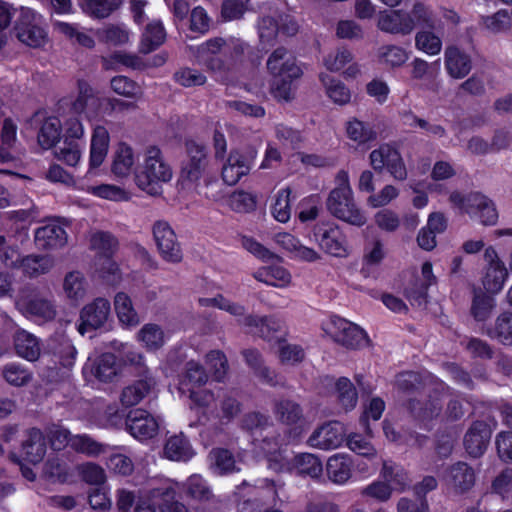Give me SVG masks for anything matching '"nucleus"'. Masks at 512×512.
Here are the masks:
<instances>
[{"label": "nucleus", "instance_id": "338daca9", "mask_svg": "<svg viewBox=\"0 0 512 512\" xmlns=\"http://www.w3.org/2000/svg\"><path fill=\"white\" fill-rule=\"evenodd\" d=\"M378 57L382 62L391 67H399L409 59V54L399 46L386 45L379 49Z\"/></svg>", "mask_w": 512, "mask_h": 512}, {"label": "nucleus", "instance_id": "1a4fd4ad", "mask_svg": "<svg viewBox=\"0 0 512 512\" xmlns=\"http://www.w3.org/2000/svg\"><path fill=\"white\" fill-rule=\"evenodd\" d=\"M450 201L470 217L478 218L483 225H495L498 221L494 203L482 194L471 193L464 197L454 192L450 195Z\"/></svg>", "mask_w": 512, "mask_h": 512}, {"label": "nucleus", "instance_id": "2eb2a0df", "mask_svg": "<svg viewBox=\"0 0 512 512\" xmlns=\"http://www.w3.org/2000/svg\"><path fill=\"white\" fill-rule=\"evenodd\" d=\"M346 429L338 421H329L318 426L310 435L307 444L319 450H333L340 447L344 441Z\"/></svg>", "mask_w": 512, "mask_h": 512}, {"label": "nucleus", "instance_id": "ea45409f", "mask_svg": "<svg viewBox=\"0 0 512 512\" xmlns=\"http://www.w3.org/2000/svg\"><path fill=\"white\" fill-rule=\"evenodd\" d=\"M49 347L55 363L66 368L74 365L77 351L68 338L54 339L50 342Z\"/></svg>", "mask_w": 512, "mask_h": 512}, {"label": "nucleus", "instance_id": "7c9ffc66", "mask_svg": "<svg viewBox=\"0 0 512 512\" xmlns=\"http://www.w3.org/2000/svg\"><path fill=\"white\" fill-rule=\"evenodd\" d=\"M205 196L217 202L222 201L224 205L238 213L251 212L257 205L256 196L243 190L234 191L226 197L208 192L205 193Z\"/></svg>", "mask_w": 512, "mask_h": 512}, {"label": "nucleus", "instance_id": "2f4dec72", "mask_svg": "<svg viewBox=\"0 0 512 512\" xmlns=\"http://www.w3.org/2000/svg\"><path fill=\"white\" fill-rule=\"evenodd\" d=\"M491 432L488 426L482 422L475 423L465 436V447L473 457L481 456L486 450Z\"/></svg>", "mask_w": 512, "mask_h": 512}, {"label": "nucleus", "instance_id": "58836bf2", "mask_svg": "<svg viewBox=\"0 0 512 512\" xmlns=\"http://www.w3.org/2000/svg\"><path fill=\"white\" fill-rule=\"evenodd\" d=\"M445 66L453 78H463L471 69L469 58L454 46L447 47L445 51Z\"/></svg>", "mask_w": 512, "mask_h": 512}, {"label": "nucleus", "instance_id": "9d476101", "mask_svg": "<svg viewBox=\"0 0 512 512\" xmlns=\"http://www.w3.org/2000/svg\"><path fill=\"white\" fill-rule=\"evenodd\" d=\"M369 162L375 171L386 170L395 180L407 179L408 171L399 150L391 144L384 143L372 150Z\"/></svg>", "mask_w": 512, "mask_h": 512}, {"label": "nucleus", "instance_id": "bb28decb", "mask_svg": "<svg viewBox=\"0 0 512 512\" xmlns=\"http://www.w3.org/2000/svg\"><path fill=\"white\" fill-rule=\"evenodd\" d=\"M252 160L240 151L232 150L222 167V179L228 185H235L251 169Z\"/></svg>", "mask_w": 512, "mask_h": 512}, {"label": "nucleus", "instance_id": "864d4df0", "mask_svg": "<svg viewBox=\"0 0 512 512\" xmlns=\"http://www.w3.org/2000/svg\"><path fill=\"white\" fill-rule=\"evenodd\" d=\"M70 447L78 453L97 457L106 452V445L97 442L86 434L75 435L70 439Z\"/></svg>", "mask_w": 512, "mask_h": 512}, {"label": "nucleus", "instance_id": "680f3d73", "mask_svg": "<svg viewBox=\"0 0 512 512\" xmlns=\"http://www.w3.org/2000/svg\"><path fill=\"white\" fill-rule=\"evenodd\" d=\"M55 156L69 166H76L81 160L82 146L77 141L65 139L55 151Z\"/></svg>", "mask_w": 512, "mask_h": 512}, {"label": "nucleus", "instance_id": "f3484780", "mask_svg": "<svg viewBox=\"0 0 512 512\" xmlns=\"http://www.w3.org/2000/svg\"><path fill=\"white\" fill-rule=\"evenodd\" d=\"M153 235L162 258L171 263L182 260L180 245L170 225L164 221H158L153 226Z\"/></svg>", "mask_w": 512, "mask_h": 512}, {"label": "nucleus", "instance_id": "4d7b16f0", "mask_svg": "<svg viewBox=\"0 0 512 512\" xmlns=\"http://www.w3.org/2000/svg\"><path fill=\"white\" fill-rule=\"evenodd\" d=\"M81 189L95 197L110 201H125L129 198L128 193L123 188L112 184L87 186Z\"/></svg>", "mask_w": 512, "mask_h": 512}, {"label": "nucleus", "instance_id": "4468645a", "mask_svg": "<svg viewBox=\"0 0 512 512\" xmlns=\"http://www.w3.org/2000/svg\"><path fill=\"white\" fill-rule=\"evenodd\" d=\"M319 247L327 254L334 257H347L350 247L343 231L335 224H327L318 227L315 232Z\"/></svg>", "mask_w": 512, "mask_h": 512}, {"label": "nucleus", "instance_id": "f8f14e48", "mask_svg": "<svg viewBox=\"0 0 512 512\" xmlns=\"http://www.w3.org/2000/svg\"><path fill=\"white\" fill-rule=\"evenodd\" d=\"M104 99L85 81L78 82V94L72 100L69 113L86 120H94L102 116Z\"/></svg>", "mask_w": 512, "mask_h": 512}, {"label": "nucleus", "instance_id": "a18cd8bd", "mask_svg": "<svg viewBox=\"0 0 512 512\" xmlns=\"http://www.w3.org/2000/svg\"><path fill=\"white\" fill-rule=\"evenodd\" d=\"M114 306L117 317L122 325L133 327L140 322L139 316L127 294L118 293L114 299Z\"/></svg>", "mask_w": 512, "mask_h": 512}, {"label": "nucleus", "instance_id": "37998d69", "mask_svg": "<svg viewBox=\"0 0 512 512\" xmlns=\"http://www.w3.org/2000/svg\"><path fill=\"white\" fill-rule=\"evenodd\" d=\"M164 455L166 458L173 461H188L194 452L188 440L182 435H175L170 437L164 447Z\"/></svg>", "mask_w": 512, "mask_h": 512}, {"label": "nucleus", "instance_id": "423d86ee", "mask_svg": "<svg viewBox=\"0 0 512 512\" xmlns=\"http://www.w3.org/2000/svg\"><path fill=\"white\" fill-rule=\"evenodd\" d=\"M207 381V375L203 368L194 361L187 363L186 372L179 382L178 390L183 395H188L192 401L191 409L196 413L206 414L214 404V397L209 391L202 389Z\"/></svg>", "mask_w": 512, "mask_h": 512}, {"label": "nucleus", "instance_id": "0e129e2a", "mask_svg": "<svg viewBox=\"0 0 512 512\" xmlns=\"http://www.w3.org/2000/svg\"><path fill=\"white\" fill-rule=\"evenodd\" d=\"M111 88L115 93L132 99H139L143 94L141 86L126 76L114 77L111 80Z\"/></svg>", "mask_w": 512, "mask_h": 512}, {"label": "nucleus", "instance_id": "f257e3e1", "mask_svg": "<svg viewBox=\"0 0 512 512\" xmlns=\"http://www.w3.org/2000/svg\"><path fill=\"white\" fill-rule=\"evenodd\" d=\"M269 433L260 441L255 439V451L258 456H263L268 461V467L274 471H291L311 478L321 476L323 466L320 459L311 453H301L287 460L281 454L280 445L277 441L268 439Z\"/></svg>", "mask_w": 512, "mask_h": 512}, {"label": "nucleus", "instance_id": "5701e85b", "mask_svg": "<svg viewBox=\"0 0 512 512\" xmlns=\"http://www.w3.org/2000/svg\"><path fill=\"white\" fill-rule=\"evenodd\" d=\"M226 52L227 42L222 38H215L198 47L197 59L211 71L218 72L224 68L222 56Z\"/></svg>", "mask_w": 512, "mask_h": 512}, {"label": "nucleus", "instance_id": "4be33fe9", "mask_svg": "<svg viewBox=\"0 0 512 512\" xmlns=\"http://www.w3.org/2000/svg\"><path fill=\"white\" fill-rule=\"evenodd\" d=\"M110 145L108 130L97 125L93 128L89 148V169L87 175H92L94 170L99 168L105 161Z\"/></svg>", "mask_w": 512, "mask_h": 512}, {"label": "nucleus", "instance_id": "de8ad7c7", "mask_svg": "<svg viewBox=\"0 0 512 512\" xmlns=\"http://www.w3.org/2000/svg\"><path fill=\"white\" fill-rule=\"evenodd\" d=\"M155 385L152 378L146 377L145 380L137 381L125 387L121 394V402L125 406L137 405Z\"/></svg>", "mask_w": 512, "mask_h": 512}, {"label": "nucleus", "instance_id": "6e6552de", "mask_svg": "<svg viewBox=\"0 0 512 512\" xmlns=\"http://www.w3.org/2000/svg\"><path fill=\"white\" fill-rule=\"evenodd\" d=\"M323 330L335 342L352 349L369 346L367 332L359 325L336 315L330 316L323 323Z\"/></svg>", "mask_w": 512, "mask_h": 512}, {"label": "nucleus", "instance_id": "f03ea898", "mask_svg": "<svg viewBox=\"0 0 512 512\" xmlns=\"http://www.w3.org/2000/svg\"><path fill=\"white\" fill-rule=\"evenodd\" d=\"M181 485L169 478L151 479L138 496L135 512H188L186 506L174 501Z\"/></svg>", "mask_w": 512, "mask_h": 512}, {"label": "nucleus", "instance_id": "774afa93", "mask_svg": "<svg viewBox=\"0 0 512 512\" xmlns=\"http://www.w3.org/2000/svg\"><path fill=\"white\" fill-rule=\"evenodd\" d=\"M489 334L503 344L512 345V314L504 313L499 316Z\"/></svg>", "mask_w": 512, "mask_h": 512}, {"label": "nucleus", "instance_id": "473e14b6", "mask_svg": "<svg viewBox=\"0 0 512 512\" xmlns=\"http://www.w3.org/2000/svg\"><path fill=\"white\" fill-rule=\"evenodd\" d=\"M46 444L42 432L38 429H31L22 445L23 459L29 463L37 464L44 458Z\"/></svg>", "mask_w": 512, "mask_h": 512}, {"label": "nucleus", "instance_id": "72a5a7b5", "mask_svg": "<svg viewBox=\"0 0 512 512\" xmlns=\"http://www.w3.org/2000/svg\"><path fill=\"white\" fill-rule=\"evenodd\" d=\"M90 369L91 373L101 382L112 381L119 372L116 357L111 353H104L91 365L86 364L84 372Z\"/></svg>", "mask_w": 512, "mask_h": 512}, {"label": "nucleus", "instance_id": "39448f33", "mask_svg": "<svg viewBox=\"0 0 512 512\" xmlns=\"http://www.w3.org/2000/svg\"><path fill=\"white\" fill-rule=\"evenodd\" d=\"M172 169L164 161L161 150L156 146L148 147L143 155L142 164L135 171L136 185L150 195L160 193L161 184L170 181Z\"/></svg>", "mask_w": 512, "mask_h": 512}, {"label": "nucleus", "instance_id": "8fccbe9b", "mask_svg": "<svg viewBox=\"0 0 512 512\" xmlns=\"http://www.w3.org/2000/svg\"><path fill=\"white\" fill-rule=\"evenodd\" d=\"M209 467L213 474L219 476L236 470L233 456L225 449H215L210 452Z\"/></svg>", "mask_w": 512, "mask_h": 512}, {"label": "nucleus", "instance_id": "79ce46f5", "mask_svg": "<svg viewBox=\"0 0 512 512\" xmlns=\"http://www.w3.org/2000/svg\"><path fill=\"white\" fill-rule=\"evenodd\" d=\"M319 78L325 88L326 95L333 103L342 106L350 102L351 92L344 83L325 73H321Z\"/></svg>", "mask_w": 512, "mask_h": 512}, {"label": "nucleus", "instance_id": "cd10ccee", "mask_svg": "<svg viewBox=\"0 0 512 512\" xmlns=\"http://www.w3.org/2000/svg\"><path fill=\"white\" fill-rule=\"evenodd\" d=\"M136 164V156L131 146L124 142L116 144L112 154L111 172L117 178L130 176Z\"/></svg>", "mask_w": 512, "mask_h": 512}, {"label": "nucleus", "instance_id": "ddd939ff", "mask_svg": "<svg viewBox=\"0 0 512 512\" xmlns=\"http://www.w3.org/2000/svg\"><path fill=\"white\" fill-rule=\"evenodd\" d=\"M199 304L203 307H217L236 317H241L238 321L245 327L249 328L251 332L258 333L259 335H267L264 331V327L269 326V319L255 316H244V308L242 306L231 303L221 295L213 298H199Z\"/></svg>", "mask_w": 512, "mask_h": 512}, {"label": "nucleus", "instance_id": "c9c22d12", "mask_svg": "<svg viewBox=\"0 0 512 512\" xmlns=\"http://www.w3.org/2000/svg\"><path fill=\"white\" fill-rule=\"evenodd\" d=\"M253 277L277 288H286L292 281L291 273L282 266L261 267L253 273Z\"/></svg>", "mask_w": 512, "mask_h": 512}, {"label": "nucleus", "instance_id": "4c0bfd02", "mask_svg": "<svg viewBox=\"0 0 512 512\" xmlns=\"http://www.w3.org/2000/svg\"><path fill=\"white\" fill-rule=\"evenodd\" d=\"M87 287V281L79 271H71L64 277L63 291L71 303L78 304L82 301L87 294Z\"/></svg>", "mask_w": 512, "mask_h": 512}, {"label": "nucleus", "instance_id": "a211bd4d", "mask_svg": "<svg viewBox=\"0 0 512 512\" xmlns=\"http://www.w3.org/2000/svg\"><path fill=\"white\" fill-rule=\"evenodd\" d=\"M484 259L488 265L483 278L484 289L490 294H496L503 288L507 269L492 246L485 249Z\"/></svg>", "mask_w": 512, "mask_h": 512}, {"label": "nucleus", "instance_id": "e2e57ef3", "mask_svg": "<svg viewBox=\"0 0 512 512\" xmlns=\"http://www.w3.org/2000/svg\"><path fill=\"white\" fill-rule=\"evenodd\" d=\"M90 246L99 253V257L112 255L117 248V240L107 232H94L90 238Z\"/></svg>", "mask_w": 512, "mask_h": 512}, {"label": "nucleus", "instance_id": "c03bdc74", "mask_svg": "<svg viewBox=\"0 0 512 512\" xmlns=\"http://www.w3.org/2000/svg\"><path fill=\"white\" fill-rule=\"evenodd\" d=\"M166 38L163 24L159 20H153L147 24L142 34L141 52L149 53L162 45Z\"/></svg>", "mask_w": 512, "mask_h": 512}, {"label": "nucleus", "instance_id": "69168bd1", "mask_svg": "<svg viewBox=\"0 0 512 512\" xmlns=\"http://www.w3.org/2000/svg\"><path fill=\"white\" fill-rule=\"evenodd\" d=\"M20 266L25 274L37 276L48 272L53 266V260L48 256H28L21 260Z\"/></svg>", "mask_w": 512, "mask_h": 512}, {"label": "nucleus", "instance_id": "bf43d9fd", "mask_svg": "<svg viewBox=\"0 0 512 512\" xmlns=\"http://www.w3.org/2000/svg\"><path fill=\"white\" fill-rule=\"evenodd\" d=\"M182 487L185 488L188 496L199 501L208 500L212 496L209 485L199 474L191 475Z\"/></svg>", "mask_w": 512, "mask_h": 512}, {"label": "nucleus", "instance_id": "a878e982", "mask_svg": "<svg viewBox=\"0 0 512 512\" xmlns=\"http://www.w3.org/2000/svg\"><path fill=\"white\" fill-rule=\"evenodd\" d=\"M67 242V234L57 220H51L35 232V243L41 249H57Z\"/></svg>", "mask_w": 512, "mask_h": 512}, {"label": "nucleus", "instance_id": "052dcab7", "mask_svg": "<svg viewBox=\"0 0 512 512\" xmlns=\"http://www.w3.org/2000/svg\"><path fill=\"white\" fill-rule=\"evenodd\" d=\"M98 36L111 45H123L130 39L129 30L123 24H109L98 31Z\"/></svg>", "mask_w": 512, "mask_h": 512}, {"label": "nucleus", "instance_id": "a19ab883", "mask_svg": "<svg viewBox=\"0 0 512 512\" xmlns=\"http://www.w3.org/2000/svg\"><path fill=\"white\" fill-rule=\"evenodd\" d=\"M15 349L17 355L27 361L37 360L41 351L39 340L24 330L15 335Z\"/></svg>", "mask_w": 512, "mask_h": 512}, {"label": "nucleus", "instance_id": "5fc2aeb1", "mask_svg": "<svg viewBox=\"0 0 512 512\" xmlns=\"http://www.w3.org/2000/svg\"><path fill=\"white\" fill-rule=\"evenodd\" d=\"M415 47L428 56H435L442 50V40L433 31L421 30L415 35Z\"/></svg>", "mask_w": 512, "mask_h": 512}, {"label": "nucleus", "instance_id": "f704fd0d", "mask_svg": "<svg viewBox=\"0 0 512 512\" xmlns=\"http://www.w3.org/2000/svg\"><path fill=\"white\" fill-rule=\"evenodd\" d=\"M136 339L146 350L156 351L164 346L169 336L159 325L148 323L141 327Z\"/></svg>", "mask_w": 512, "mask_h": 512}, {"label": "nucleus", "instance_id": "dca6fc26", "mask_svg": "<svg viewBox=\"0 0 512 512\" xmlns=\"http://www.w3.org/2000/svg\"><path fill=\"white\" fill-rule=\"evenodd\" d=\"M274 414L280 422L291 427L287 436V442H292L300 438L307 428L301 407L292 400L286 399L277 402L274 408Z\"/></svg>", "mask_w": 512, "mask_h": 512}, {"label": "nucleus", "instance_id": "09e8293b", "mask_svg": "<svg viewBox=\"0 0 512 512\" xmlns=\"http://www.w3.org/2000/svg\"><path fill=\"white\" fill-rule=\"evenodd\" d=\"M61 121L57 117H48L41 125L38 142L43 149L53 147L60 139Z\"/></svg>", "mask_w": 512, "mask_h": 512}, {"label": "nucleus", "instance_id": "49530a36", "mask_svg": "<svg viewBox=\"0 0 512 512\" xmlns=\"http://www.w3.org/2000/svg\"><path fill=\"white\" fill-rule=\"evenodd\" d=\"M121 2L122 0H79V5L90 17L102 19L111 15Z\"/></svg>", "mask_w": 512, "mask_h": 512}, {"label": "nucleus", "instance_id": "603ef678", "mask_svg": "<svg viewBox=\"0 0 512 512\" xmlns=\"http://www.w3.org/2000/svg\"><path fill=\"white\" fill-rule=\"evenodd\" d=\"M291 190L290 188H282L277 191L271 204V214L275 220L286 223L291 217Z\"/></svg>", "mask_w": 512, "mask_h": 512}, {"label": "nucleus", "instance_id": "9b49d317", "mask_svg": "<svg viewBox=\"0 0 512 512\" xmlns=\"http://www.w3.org/2000/svg\"><path fill=\"white\" fill-rule=\"evenodd\" d=\"M187 159L183 163L181 177L184 181L198 183L202 178L208 188L213 182H216L208 175L207 151L203 145L195 141H188Z\"/></svg>", "mask_w": 512, "mask_h": 512}, {"label": "nucleus", "instance_id": "6e6d98bb", "mask_svg": "<svg viewBox=\"0 0 512 512\" xmlns=\"http://www.w3.org/2000/svg\"><path fill=\"white\" fill-rule=\"evenodd\" d=\"M381 478L391 487V492H402L409 484L407 473L399 467H393L387 462L383 463Z\"/></svg>", "mask_w": 512, "mask_h": 512}, {"label": "nucleus", "instance_id": "0eeeda50", "mask_svg": "<svg viewBox=\"0 0 512 512\" xmlns=\"http://www.w3.org/2000/svg\"><path fill=\"white\" fill-rule=\"evenodd\" d=\"M15 32L19 41L33 48L42 47L48 41L43 15L29 7L20 8Z\"/></svg>", "mask_w": 512, "mask_h": 512}, {"label": "nucleus", "instance_id": "393cba45", "mask_svg": "<svg viewBox=\"0 0 512 512\" xmlns=\"http://www.w3.org/2000/svg\"><path fill=\"white\" fill-rule=\"evenodd\" d=\"M18 310L27 318L42 324L54 319L56 309L52 302L35 297L31 300L19 299L16 301Z\"/></svg>", "mask_w": 512, "mask_h": 512}, {"label": "nucleus", "instance_id": "c756f323", "mask_svg": "<svg viewBox=\"0 0 512 512\" xmlns=\"http://www.w3.org/2000/svg\"><path fill=\"white\" fill-rule=\"evenodd\" d=\"M353 467L354 463L348 454L336 453L327 460L326 475L331 482L343 485L352 477Z\"/></svg>", "mask_w": 512, "mask_h": 512}, {"label": "nucleus", "instance_id": "c85d7f7f", "mask_svg": "<svg viewBox=\"0 0 512 512\" xmlns=\"http://www.w3.org/2000/svg\"><path fill=\"white\" fill-rule=\"evenodd\" d=\"M278 31L285 35L292 36L297 33L298 24L289 15L281 18L280 25L270 17H263L258 24L259 38L262 43H270Z\"/></svg>", "mask_w": 512, "mask_h": 512}, {"label": "nucleus", "instance_id": "aec40b11", "mask_svg": "<svg viewBox=\"0 0 512 512\" xmlns=\"http://www.w3.org/2000/svg\"><path fill=\"white\" fill-rule=\"evenodd\" d=\"M126 426L129 433L138 441H146L157 435L159 423L157 419L142 409L130 411Z\"/></svg>", "mask_w": 512, "mask_h": 512}, {"label": "nucleus", "instance_id": "20e7f679", "mask_svg": "<svg viewBox=\"0 0 512 512\" xmlns=\"http://www.w3.org/2000/svg\"><path fill=\"white\" fill-rule=\"evenodd\" d=\"M267 68L274 78L273 96L278 100H290L294 95L292 82L303 74L295 56L284 48H278L269 56Z\"/></svg>", "mask_w": 512, "mask_h": 512}, {"label": "nucleus", "instance_id": "13d9d810", "mask_svg": "<svg viewBox=\"0 0 512 512\" xmlns=\"http://www.w3.org/2000/svg\"><path fill=\"white\" fill-rule=\"evenodd\" d=\"M336 394L340 405L345 411H349L356 406L357 392L348 378H340L336 382Z\"/></svg>", "mask_w": 512, "mask_h": 512}, {"label": "nucleus", "instance_id": "6ab92c4d", "mask_svg": "<svg viewBox=\"0 0 512 512\" xmlns=\"http://www.w3.org/2000/svg\"><path fill=\"white\" fill-rule=\"evenodd\" d=\"M110 310V302L105 298H96L85 305L80 312L79 333L84 335L91 329L103 326L109 318Z\"/></svg>", "mask_w": 512, "mask_h": 512}, {"label": "nucleus", "instance_id": "412c9836", "mask_svg": "<svg viewBox=\"0 0 512 512\" xmlns=\"http://www.w3.org/2000/svg\"><path fill=\"white\" fill-rule=\"evenodd\" d=\"M377 26L387 33L408 35L414 30V20L403 10H385L380 12Z\"/></svg>", "mask_w": 512, "mask_h": 512}, {"label": "nucleus", "instance_id": "e433bc0d", "mask_svg": "<svg viewBox=\"0 0 512 512\" xmlns=\"http://www.w3.org/2000/svg\"><path fill=\"white\" fill-rule=\"evenodd\" d=\"M345 134L358 145H366L377 139L374 126L357 118H351L345 123Z\"/></svg>", "mask_w": 512, "mask_h": 512}, {"label": "nucleus", "instance_id": "3c124183", "mask_svg": "<svg viewBox=\"0 0 512 512\" xmlns=\"http://www.w3.org/2000/svg\"><path fill=\"white\" fill-rule=\"evenodd\" d=\"M445 481L455 489L464 491L473 485L474 473L465 463H458L445 477Z\"/></svg>", "mask_w": 512, "mask_h": 512}, {"label": "nucleus", "instance_id": "b1692460", "mask_svg": "<svg viewBox=\"0 0 512 512\" xmlns=\"http://www.w3.org/2000/svg\"><path fill=\"white\" fill-rule=\"evenodd\" d=\"M274 242L295 260L314 262L320 259L317 251L301 244L299 239L288 232L276 233L274 235Z\"/></svg>", "mask_w": 512, "mask_h": 512}, {"label": "nucleus", "instance_id": "7ed1b4c3", "mask_svg": "<svg viewBox=\"0 0 512 512\" xmlns=\"http://www.w3.org/2000/svg\"><path fill=\"white\" fill-rule=\"evenodd\" d=\"M326 206L334 217L350 225L361 227L367 222L366 213L355 203L349 174L345 170L336 174L335 187L327 198Z\"/></svg>", "mask_w": 512, "mask_h": 512}]
</instances>
